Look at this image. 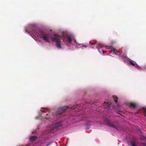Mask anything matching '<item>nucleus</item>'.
<instances>
[{"mask_svg": "<svg viewBox=\"0 0 146 146\" xmlns=\"http://www.w3.org/2000/svg\"><path fill=\"white\" fill-rule=\"evenodd\" d=\"M33 33L37 36H39L46 42H50L51 39L52 41H54L56 43V46L58 48H61V40L60 39L61 38V36L59 35L54 34V37L51 36L49 34L46 33L42 31L37 30L33 31Z\"/></svg>", "mask_w": 146, "mask_h": 146, "instance_id": "1", "label": "nucleus"}, {"mask_svg": "<svg viewBox=\"0 0 146 146\" xmlns=\"http://www.w3.org/2000/svg\"><path fill=\"white\" fill-rule=\"evenodd\" d=\"M63 37V41L64 42H68L70 44L72 45H75L76 46V44H78L76 43V41L74 39V36H68L66 37V38L65 37Z\"/></svg>", "mask_w": 146, "mask_h": 146, "instance_id": "2", "label": "nucleus"}, {"mask_svg": "<svg viewBox=\"0 0 146 146\" xmlns=\"http://www.w3.org/2000/svg\"><path fill=\"white\" fill-rule=\"evenodd\" d=\"M106 123V124L109 126L110 127H112L114 128L115 129H116L117 130V128L115 126L114 123L112 122H110L109 120L108 119H106L104 121Z\"/></svg>", "mask_w": 146, "mask_h": 146, "instance_id": "3", "label": "nucleus"}, {"mask_svg": "<svg viewBox=\"0 0 146 146\" xmlns=\"http://www.w3.org/2000/svg\"><path fill=\"white\" fill-rule=\"evenodd\" d=\"M68 108V107L67 106L63 107L59 109L58 111H57V114H60L63 113Z\"/></svg>", "mask_w": 146, "mask_h": 146, "instance_id": "4", "label": "nucleus"}, {"mask_svg": "<svg viewBox=\"0 0 146 146\" xmlns=\"http://www.w3.org/2000/svg\"><path fill=\"white\" fill-rule=\"evenodd\" d=\"M62 125V124L61 122L56 123L55 124L53 127V129H59Z\"/></svg>", "mask_w": 146, "mask_h": 146, "instance_id": "5", "label": "nucleus"}, {"mask_svg": "<svg viewBox=\"0 0 146 146\" xmlns=\"http://www.w3.org/2000/svg\"><path fill=\"white\" fill-rule=\"evenodd\" d=\"M37 138V136H31L29 138V141H35Z\"/></svg>", "mask_w": 146, "mask_h": 146, "instance_id": "6", "label": "nucleus"}, {"mask_svg": "<svg viewBox=\"0 0 146 146\" xmlns=\"http://www.w3.org/2000/svg\"><path fill=\"white\" fill-rule=\"evenodd\" d=\"M130 107L132 108H135L136 106V104H135L133 103H131L129 104Z\"/></svg>", "mask_w": 146, "mask_h": 146, "instance_id": "7", "label": "nucleus"}, {"mask_svg": "<svg viewBox=\"0 0 146 146\" xmlns=\"http://www.w3.org/2000/svg\"><path fill=\"white\" fill-rule=\"evenodd\" d=\"M129 62L130 64L133 66H134L136 64L134 61L131 60H129Z\"/></svg>", "mask_w": 146, "mask_h": 146, "instance_id": "8", "label": "nucleus"}, {"mask_svg": "<svg viewBox=\"0 0 146 146\" xmlns=\"http://www.w3.org/2000/svg\"><path fill=\"white\" fill-rule=\"evenodd\" d=\"M81 45H82V46L84 47L85 48H86L87 47V46L86 45H84L83 44H76V47L78 48L79 47V46H80Z\"/></svg>", "mask_w": 146, "mask_h": 146, "instance_id": "9", "label": "nucleus"}, {"mask_svg": "<svg viewBox=\"0 0 146 146\" xmlns=\"http://www.w3.org/2000/svg\"><path fill=\"white\" fill-rule=\"evenodd\" d=\"M113 98L114 101H115V103H116L117 102V100L118 98L117 97L115 96H113Z\"/></svg>", "mask_w": 146, "mask_h": 146, "instance_id": "10", "label": "nucleus"}, {"mask_svg": "<svg viewBox=\"0 0 146 146\" xmlns=\"http://www.w3.org/2000/svg\"><path fill=\"white\" fill-rule=\"evenodd\" d=\"M142 110L143 111L145 116L146 117V108L145 107H143Z\"/></svg>", "mask_w": 146, "mask_h": 146, "instance_id": "11", "label": "nucleus"}, {"mask_svg": "<svg viewBox=\"0 0 146 146\" xmlns=\"http://www.w3.org/2000/svg\"><path fill=\"white\" fill-rule=\"evenodd\" d=\"M98 46L97 47V48H98L99 49V47H100V48H102L103 46V45L100 43H99L98 44Z\"/></svg>", "mask_w": 146, "mask_h": 146, "instance_id": "12", "label": "nucleus"}, {"mask_svg": "<svg viewBox=\"0 0 146 146\" xmlns=\"http://www.w3.org/2000/svg\"><path fill=\"white\" fill-rule=\"evenodd\" d=\"M113 52L114 53H115L116 54H117L118 53L117 51L114 48L113 50Z\"/></svg>", "mask_w": 146, "mask_h": 146, "instance_id": "13", "label": "nucleus"}, {"mask_svg": "<svg viewBox=\"0 0 146 146\" xmlns=\"http://www.w3.org/2000/svg\"><path fill=\"white\" fill-rule=\"evenodd\" d=\"M141 144L142 145H143V146H146V143H141Z\"/></svg>", "mask_w": 146, "mask_h": 146, "instance_id": "14", "label": "nucleus"}, {"mask_svg": "<svg viewBox=\"0 0 146 146\" xmlns=\"http://www.w3.org/2000/svg\"><path fill=\"white\" fill-rule=\"evenodd\" d=\"M131 146H135V145L134 143H131Z\"/></svg>", "mask_w": 146, "mask_h": 146, "instance_id": "15", "label": "nucleus"}, {"mask_svg": "<svg viewBox=\"0 0 146 146\" xmlns=\"http://www.w3.org/2000/svg\"><path fill=\"white\" fill-rule=\"evenodd\" d=\"M102 52H103V54H104L105 53V51L104 50H102Z\"/></svg>", "mask_w": 146, "mask_h": 146, "instance_id": "16", "label": "nucleus"}, {"mask_svg": "<svg viewBox=\"0 0 146 146\" xmlns=\"http://www.w3.org/2000/svg\"><path fill=\"white\" fill-rule=\"evenodd\" d=\"M135 113H137V114H139V112H138V111H137L136 112H135Z\"/></svg>", "mask_w": 146, "mask_h": 146, "instance_id": "17", "label": "nucleus"}, {"mask_svg": "<svg viewBox=\"0 0 146 146\" xmlns=\"http://www.w3.org/2000/svg\"><path fill=\"white\" fill-rule=\"evenodd\" d=\"M122 56H125V55H124V54H123V55H121Z\"/></svg>", "mask_w": 146, "mask_h": 146, "instance_id": "18", "label": "nucleus"}, {"mask_svg": "<svg viewBox=\"0 0 146 146\" xmlns=\"http://www.w3.org/2000/svg\"><path fill=\"white\" fill-rule=\"evenodd\" d=\"M75 108V107H74V108L73 107H72V109H73L74 108Z\"/></svg>", "mask_w": 146, "mask_h": 146, "instance_id": "19", "label": "nucleus"}, {"mask_svg": "<svg viewBox=\"0 0 146 146\" xmlns=\"http://www.w3.org/2000/svg\"><path fill=\"white\" fill-rule=\"evenodd\" d=\"M141 139V140H143V139H142V138H141V139Z\"/></svg>", "mask_w": 146, "mask_h": 146, "instance_id": "20", "label": "nucleus"}, {"mask_svg": "<svg viewBox=\"0 0 146 146\" xmlns=\"http://www.w3.org/2000/svg\"><path fill=\"white\" fill-rule=\"evenodd\" d=\"M46 115H48V114H46Z\"/></svg>", "mask_w": 146, "mask_h": 146, "instance_id": "21", "label": "nucleus"}]
</instances>
